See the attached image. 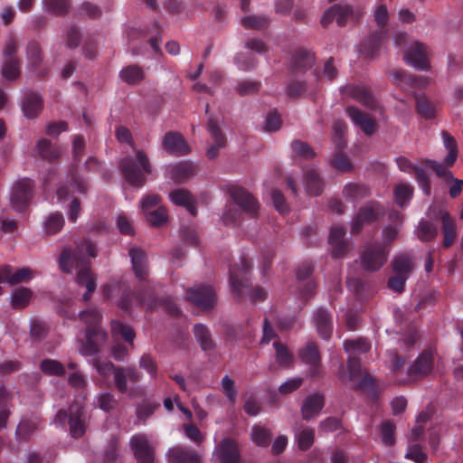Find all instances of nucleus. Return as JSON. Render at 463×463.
I'll list each match as a JSON object with an SVG mask.
<instances>
[{
    "label": "nucleus",
    "mask_w": 463,
    "mask_h": 463,
    "mask_svg": "<svg viewBox=\"0 0 463 463\" xmlns=\"http://www.w3.org/2000/svg\"><path fill=\"white\" fill-rule=\"evenodd\" d=\"M96 246L84 241L77 247L74 252L70 250H64L59 260L60 269L66 273H71L75 266L77 270V283L80 287H85L86 292L83 294V299L89 300L91 293L96 289V279L90 269V264L87 258L96 256Z\"/></svg>",
    "instance_id": "1"
},
{
    "label": "nucleus",
    "mask_w": 463,
    "mask_h": 463,
    "mask_svg": "<svg viewBox=\"0 0 463 463\" xmlns=\"http://www.w3.org/2000/svg\"><path fill=\"white\" fill-rule=\"evenodd\" d=\"M344 348L349 354V359L347 369L340 372V377L352 382L357 388H364L371 384V378L367 374L364 375L360 362L353 357V355L367 352L370 349V344L364 339L349 340L344 343Z\"/></svg>",
    "instance_id": "2"
},
{
    "label": "nucleus",
    "mask_w": 463,
    "mask_h": 463,
    "mask_svg": "<svg viewBox=\"0 0 463 463\" xmlns=\"http://www.w3.org/2000/svg\"><path fill=\"white\" fill-rule=\"evenodd\" d=\"M80 320L87 326L86 345H84L80 352L84 355H93L99 351V345L106 339V334L99 326L100 321V313L99 310L92 308L80 313Z\"/></svg>",
    "instance_id": "3"
},
{
    "label": "nucleus",
    "mask_w": 463,
    "mask_h": 463,
    "mask_svg": "<svg viewBox=\"0 0 463 463\" xmlns=\"http://www.w3.org/2000/svg\"><path fill=\"white\" fill-rule=\"evenodd\" d=\"M126 179L133 185H142L145 175L151 173V165L146 153L137 150L134 156H127L121 163Z\"/></svg>",
    "instance_id": "4"
},
{
    "label": "nucleus",
    "mask_w": 463,
    "mask_h": 463,
    "mask_svg": "<svg viewBox=\"0 0 463 463\" xmlns=\"http://www.w3.org/2000/svg\"><path fill=\"white\" fill-rule=\"evenodd\" d=\"M139 209L146 222L154 227H161L167 222L168 213L157 194H147L139 201Z\"/></svg>",
    "instance_id": "5"
},
{
    "label": "nucleus",
    "mask_w": 463,
    "mask_h": 463,
    "mask_svg": "<svg viewBox=\"0 0 463 463\" xmlns=\"http://www.w3.org/2000/svg\"><path fill=\"white\" fill-rule=\"evenodd\" d=\"M66 420L70 425V433L72 437L80 438L84 434V417L80 403L71 404L68 411L61 410L57 412L56 423L59 421L63 426Z\"/></svg>",
    "instance_id": "6"
},
{
    "label": "nucleus",
    "mask_w": 463,
    "mask_h": 463,
    "mask_svg": "<svg viewBox=\"0 0 463 463\" xmlns=\"http://www.w3.org/2000/svg\"><path fill=\"white\" fill-rule=\"evenodd\" d=\"M388 250L380 244L366 246L361 254V265L368 271L379 269L387 260Z\"/></svg>",
    "instance_id": "7"
},
{
    "label": "nucleus",
    "mask_w": 463,
    "mask_h": 463,
    "mask_svg": "<svg viewBox=\"0 0 463 463\" xmlns=\"http://www.w3.org/2000/svg\"><path fill=\"white\" fill-rule=\"evenodd\" d=\"M33 182L23 178L13 186L10 202L11 206L17 212H22L29 203L32 197Z\"/></svg>",
    "instance_id": "8"
},
{
    "label": "nucleus",
    "mask_w": 463,
    "mask_h": 463,
    "mask_svg": "<svg viewBox=\"0 0 463 463\" xmlns=\"http://www.w3.org/2000/svg\"><path fill=\"white\" fill-rule=\"evenodd\" d=\"M429 50L420 43H413L404 53V61L417 70H428L430 68Z\"/></svg>",
    "instance_id": "9"
},
{
    "label": "nucleus",
    "mask_w": 463,
    "mask_h": 463,
    "mask_svg": "<svg viewBox=\"0 0 463 463\" xmlns=\"http://www.w3.org/2000/svg\"><path fill=\"white\" fill-rule=\"evenodd\" d=\"M130 446L138 463L154 462V448L146 435L137 434L132 437Z\"/></svg>",
    "instance_id": "10"
},
{
    "label": "nucleus",
    "mask_w": 463,
    "mask_h": 463,
    "mask_svg": "<svg viewBox=\"0 0 463 463\" xmlns=\"http://www.w3.org/2000/svg\"><path fill=\"white\" fill-rule=\"evenodd\" d=\"M186 298L202 309L213 307L216 301L214 290L210 286L188 289Z\"/></svg>",
    "instance_id": "11"
},
{
    "label": "nucleus",
    "mask_w": 463,
    "mask_h": 463,
    "mask_svg": "<svg viewBox=\"0 0 463 463\" xmlns=\"http://www.w3.org/2000/svg\"><path fill=\"white\" fill-rule=\"evenodd\" d=\"M396 164L401 171L408 174H415L416 181L426 195L430 194V184L424 170L419 165H412L409 159L404 156L396 158Z\"/></svg>",
    "instance_id": "12"
},
{
    "label": "nucleus",
    "mask_w": 463,
    "mask_h": 463,
    "mask_svg": "<svg viewBox=\"0 0 463 463\" xmlns=\"http://www.w3.org/2000/svg\"><path fill=\"white\" fill-rule=\"evenodd\" d=\"M382 213V209L377 203H372L364 205L357 213L352 224L353 232H358L362 227L376 221Z\"/></svg>",
    "instance_id": "13"
},
{
    "label": "nucleus",
    "mask_w": 463,
    "mask_h": 463,
    "mask_svg": "<svg viewBox=\"0 0 463 463\" xmlns=\"http://www.w3.org/2000/svg\"><path fill=\"white\" fill-rule=\"evenodd\" d=\"M230 194L235 204L245 213L253 214L257 212L259 207L257 201L243 188L232 187L230 189Z\"/></svg>",
    "instance_id": "14"
},
{
    "label": "nucleus",
    "mask_w": 463,
    "mask_h": 463,
    "mask_svg": "<svg viewBox=\"0 0 463 463\" xmlns=\"http://www.w3.org/2000/svg\"><path fill=\"white\" fill-rule=\"evenodd\" d=\"M162 146L167 153L175 156H184L190 152L188 145L178 133H167L163 138Z\"/></svg>",
    "instance_id": "15"
},
{
    "label": "nucleus",
    "mask_w": 463,
    "mask_h": 463,
    "mask_svg": "<svg viewBox=\"0 0 463 463\" xmlns=\"http://www.w3.org/2000/svg\"><path fill=\"white\" fill-rule=\"evenodd\" d=\"M325 405L324 396L318 393L308 395L302 403L301 415L306 420L317 417Z\"/></svg>",
    "instance_id": "16"
},
{
    "label": "nucleus",
    "mask_w": 463,
    "mask_h": 463,
    "mask_svg": "<svg viewBox=\"0 0 463 463\" xmlns=\"http://www.w3.org/2000/svg\"><path fill=\"white\" fill-rule=\"evenodd\" d=\"M214 454L221 463H237L239 460L237 444L230 439H224L216 447Z\"/></svg>",
    "instance_id": "17"
},
{
    "label": "nucleus",
    "mask_w": 463,
    "mask_h": 463,
    "mask_svg": "<svg viewBox=\"0 0 463 463\" xmlns=\"http://www.w3.org/2000/svg\"><path fill=\"white\" fill-rule=\"evenodd\" d=\"M354 12L348 5H337L327 9L323 17L322 24H328L330 22L335 20L339 25L345 24L346 20L353 15Z\"/></svg>",
    "instance_id": "18"
},
{
    "label": "nucleus",
    "mask_w": 463,
    "mask_h": 463,
    "mask_svg": "<svg viewBox=\"0 0 463 463\" xmlns=\"http://www.w3.org/2000/svg\"><path fill=\"white\" fill-rule=\"evenodd\" d=\"M33 277V270L29 268H23L14 271L11 267L6 266L0 269V282L16 284L27 282L32 279Z\"/></svg>",
    "instance_id": "19"
},
{
    "label": "nucleus",
    "mask_w": 463,
    "mask_h": 463,
    "mask_svg": "<svg viewBox=\"0 0 463 463\" xmlns=\"http://www.w3.org/2000/svg\"><path fill=\"white\" fill-rule=\"evenodd\" d=\"M434 353L430 350L423 352L410 368V374L414 377L428 375L433 368Z\"/></svg>",
    "instance_id": "20"
},
{
    "label": "nucleus",
    "mask_w": 463,
    "mask_h": 463,
    "mask_svg": "<svg viewBox=\"0 0 463 463\" xmlns=\"http://www.w3.org/2000/svg\"><path fill=\"white\" fill-rule=\"evenodd\" d=\"M345 231L340 226H333L328 237V242L335 257L342 256L347 250V243L344 240Z\"/></svg>",
    "instance_id": "21"
},
{
    "label": "nucleus",
    "mask_w": 463,
    "mask_h": 463,
    "mask_svg": "<svg viewBox=\"0 0 463 463\" xmlns=\"http://www.w3.org/2000/svg\"><path fill=\"white\" fill-rule=\"evenodd\" d=\"M303 184L307 193L310 195H319L324 188L323 181L314 168H307L305 170Z\"/></svg>",
    "instance_id": "22"
},
{
    "label": "nucleus",
    "mask_w": 463,
    "mask_h": 463,
    "mask_svg": "<svg viewBox=\"0 0 463 463\" xmlns=\"http://www.w3.org/2000/svg\"><path fill=\"white\" fill-rule=\"evenodd\" d=\"M346 113L351 118L353 123L359 126L365 134L371 135L374 131V121L367 115L364 114L360 109L354 107H348L346 109Z\"/></svg>",
    "instance_id": "23"
},
{
    "label": "nucleus",
    "mask_w": 463,
    "mask_h": 463,
    "mask_svg": "<svg viewBox=\"0 0 463 463\" xmlns=\"http://www.w3.org/2000/svg\"><path fill=\"white\" fill-rule=\"evenodd\" d=\"M169 463H200V457L181 447H175L168 450Z\"/></svg>",
    "instance_id": "24"
},
{
    "label": "nucleus",
    "mask_w": 463,
    "mask_h": 463,
    "mask_svg": "<svg viewBox=\"0 0 463 463\" xmlns=\"http://www.w3.org/2000/svg\"><path fill=\"white\" fill-rule=\"evenodd\" d=\"M301 360L311 366L310 373L317 375L319 373L318 366L320 364V355L317 348L314 344H308L299 353Z\"/></svg>",
    "instance_id": "25"
},
{
    "label": "nucleus",
    "mask_w": 463,
    "mask_h": 463,
    "mask_svg": "<svg viewBox=\"0 0 463 463\" xmlns=\"http://www.w3.org/2000/svg\"><path fill=\"white\" fill-rule=\"evenodd\" d=\"M440 221L444 235L443 245L444 247H449L457 236V226L455 221L446 211L440 212Z\"/></svg>",
    "instance_id": "26"
},
{
    "label": "nucleus",
    "mask_w": 463,
    "mask_h": 463,
    "mask_svg": "<svg viewBox=\"0 0 463 463\" xmlns=\"http://www.w3.org/2000/svg\"><path fill=\"white\" fill-rule=\"evenodd\" d=\"M208 131L214 144L208 147L207 156L209 158H214L218 155V150L224 146L225 140L220 131L218 125L213 119H209Z\"/></svg>",
    "instance_id": "27"
},
{
    "label": "nucleus",
    "mask_w": 463,
    "mask_h": 463,
    "mask_svg": "<svg viewBox=\"0 0 463 463\" xmlns=\"http://www.w3.org/2000/svg\"><path fill=\"white\" fill-rule=\"evenodd\" d=\"M42 109V98L36 93L28 94L22 104L23 112L28 118H33L38 116Z\"/></svg>",
    "instance_id": "28"
},
{
    "label": "nucleus",
    "mask_w": 463,
    "mask_h": 463,
    "mask_svg": "<svg viewBox=\"0 0 463 463\" xmlns=\"http://www.w3.org/2000/svg\"><path fill=\"white\" fill-rule=\"evenodd\" d=\"M169 199L174 204L185 207L191 214L196 213L193 197L188 191L176 189L169 194Z\"/></svg>",
    "instance_id": "29"
},
{
    "label": "nucleus",
    "mask_w": 463,
    "mask_h": 463,
    "mask_svg": "<svg viewBox=\"0 0 463 463\" xmlns=\"http://www.w3.org/2000/svg\"><path fill=\"white\" fill-rule=\"evenodd\" d=\"M194 174V167L188 162H180L176 165H169L167 176L177 183H181Z\"/></svg>",
    "instance_id": "30"
},
{
    "label": "nucleus",
    "mask_w": 463,
    "mask_h": 463,
    "mask_svg": "<svg viewBox=\"0 0 463 463\" xmlns=\"http://www.w3.org/2000/svg\"><path fill=\"white\" fill-rule=\"evenodd\" d=\"M314 322L320 336L326 339L332 332V324L329 314L326 309H318L314 316Z\"/></svg>",
    "instance_id": "31"
},
{
    "label": "nucleus",
    "mask_w": 463,
    "mask_h": 463,
    "mask_svg": "<svg viewBox=\"0 0 463 463\" xmlns=\"http://www.w3.org/2000/svg\"><path fill=\"white\" fill-rule=\"evenodd\" d=\"M416 108L418 113L426 119L434 118L438 112L437 104L425 96L416 98Z\"/></svg>",
    "instance_id": "32"
},
{
    "label": "nucleus",
    "mask_w": 463,
    "mask_h": 463,
    "mask_svg": "<svg viewBox=\"0 0 463 463\" xmlns=\"http://www.w3.org/2000/svg\"><path fill=\"white\" fill-rule=\"evenodd\" d=\"M129 256L133 265V269L136 276L139 279H144L146 275V257L143 250L139 249H131Z\"/></svg>",
    "instance_id": "33"
},
{
    "label": "nucleus",
    "mask_w": 463,
    "mask_h": 463,
    "mask_svg": "<svg viewBox=\"0 0 463 463\" xmlns=\"http://www.w3.org/2000/svg\"><path fill=\"white\" fill-rule=\"evenodd\" d=\"M390 220H392L395 225L386 226L383 231V241L384 245L390 244L398 234V227L402 225V215L398 212H392L389 214Z\"/></svg>",
    "instance_id": "34"
},
{
    "label": "nucleus",
    "mask_w": 463,
    "mask_h": 463,
    "mask_svg": "<svg viewBox=\"0 0 463 463\" xmlns=\"http://www.w3.org/2000/svg\"><path fill=\"white\" fill-rule=\"evenodd\" d=\"M343 94L345 96L353 97L361 103L366 106H372L373 99L369 92L363 87L359 86H347L344 89Z\"/></svg>",
    "instance_id": "35"
},
{
    "label": "nucleus",
    "mask_w": 463,
    "mask_h": 463,
    "mask_svg": "<svg viewBox=\"0 0 463 463\" xmlns=\"http://www.w3.org/2000/svg\"><path fill=\"white\" fill-rule=\"evenodd\" d=\"M441 137L444 146L448 151V155L444 159V163L447 165L451 166L455 163L458 156L457 142L455 138L448 132H442Z\"/></svg>",
    "instance_id": "36"
},
{
    "label": "nucleus",
    "mask_w": 463,
    "mask_h": 463,
    "mask_svg": "<svg viewBox=\"0 0 463 463\" xmlns=\"http://www.w3.org/2000/svg\"><path fill=\"white\" fill-rule=\"evenodd\" d=\"M32 296V291L27 288H15L11 294V305L14 308H23L29 304Z\"/></svg>",
    "instance_id": "37"
},
{
    "label": "nucleus",
    "mask_w": 463,
    "mask_h": 463,
    "mask_svg": "<svg viewBox=\"0 0 463 463\" xmlns=\"http://www.w3.org/2000/svg\"><path fill=\"white\" fill-rule=\"evenodd\" d=\"M120 79L128 84H134L143 80L144 72L136 65L128 66L120 71Z\"/></svg>",
    "instance_id": "38"
},
{
    "label": "nucleus",
    "mask_w": 463,
    "mask_h": 463,
    "mask_svg": "<svg viewBox=\"0 0 463 463\" xmlns=\"http://www.w3.org/2000/svg\"><path fill=\"white\" fill-rule=\"evenodd\" d=\"M416 233L420 241H428L436 237L438 230L432 222L421 220L416 229Z\"/></svg>",
    "instance_id": "39"
},
{
    "label": "nucleus",
    "mask_w": 463,
    "mask_h": 463,
    "mask_svg": "<svg viewBox=\"0 0 463 463\" xmlns=\"http://www.w3.org/2000/svg\"><path fill=\"white\" fill-rule=\"evenodd\" d=\"M413 269V263L407 255H401L394 259L392 262L393 272L397 275L407 276Z\"/></svg>",
    "instance_id": "40"
},
{
    "label": "nucleus",
    "mask_w": 463,
    "mask_h": 463,
    "mask_svg": "<svg viewBox=\"0 0 463 463\" xmlns=\"http://www.w3.org/2000/svg\"><path fill=\"white\" fill-rule=\"evenodd\" d=\"M368 188L362 184H348L345 186L343 194L344 196L351 201H355L364 198L368 194Z\"/></svg>",
    "instance_id": "41"
},
{
    "label": "nucleus",
    "mask_w": 463,
    "mask_h": 463,
    "mask_svg": "<svg viewBox=\"0 0 463 463\" xmlns=\"http://www.w3.org/2000/svg\"><path fill=\"white\" fill-rule=\"evenodd\" d=\"M194 336L203 350H210L213 347V341L208 328L202 325H195L194 327Z\"/></svg>",
    "instance_id": "42"
},
{
    "label": "nucleus",
    "mask_w": 463,
    "mask_h": 463,
    "mask_svg": "<svg viewBox=\"0 0 463 463\" xmlns=\"http://www.w3.org/2000/svg\"><path fill=\"white\" fill-rule=\"evenodd\" d=\"M234 61L239 70L248 71L257 64V59L253 54L241 52L236 54Z\"/></svg>",
    "instance_id": "43"
},
{
    "label": "nucleus",
    "mask_w": 463,
    "mask_h": 463,
    "mask_svg": "<svg viewBox=\"0 0 463 463\" xmlns=\"http://www.w3.org/2000/svg\"><path fill=\"white\" fill-rule=\"evenodd\" d=\"M39 426L37 419L23 420L16 429V435L20 439H26Z\"/></svg>",
    "instance_id": "44"
},
{
    "label": "nucleus",
    "mask_w": 463,
    "mask_h": 463,
    "mask_svg": "<svg viewBox=\"0 0 463 463\" xmlns=\"http://www.w3.org/2000/svg\"><path fill=\"white\" fill-rule=\"evenodd\" d=\"M412 197V187L409 184H400L394 189V199L396 203L401 206H406Z\"/></svg>",
    "instance_id": "45"
},
{
    "label": "nucleus",
    "mask_w": 463,
    "mask_h": 463,
    "mask_svg": "<svg viewBox=\"0 0 463 463\" xmlns=\"http://www.w3.org/2000/svg\"><path fill=\"white\" fill-rule=\"evenodd\" d=\"M43 373L48 375L60 376L65 373L64 366L57 360L45 359L40 364Z\"/></svg>",
    "instance_id": "46"
},
{
    "label": "nucleus",
    "mask_w": 463,
    "mask_h": 463,
    "mask_svg": "<svg viewBox=\"0 0 463 463\" xmlns=\"http://www.w3.org/2000/svg\"><path fill=\"white\" fill-rule=\"evenodd\" d=\"M64 224V219L61 213H52L44 222V231L48 234L58 232Z\"/></svg>",
    "instance_id": "47"
},
{
    "label": "nucleus",
    "mask_w": 463,
    "mask_h": 463,
    "mask_svg": "<svg viewBox=\"0 0 463 463\" xmlns=\"http://www.w3.org/2000/svg\"><path fill=\"white\" fill-rule=\"evenodd\" d=\"M111 332L114 336L121 335L127 342L132 343L135 338L133 329L119 321H113L111 323Z\"/></svg>",
    "instance_id": "48"
},
{
    "label": "nucleus",
    "mask_w": 463,
    "mask_h": 463,
    "mask_svg": "<svg viewBox=\"0 0 463 463\" xmlns=\"http://www.w3.org/2000/svg\"><path fill=\"white\" fill-rule=\"evenodd\" d=\"M251 440L258 446L265 447L269 444L270 433L267 429L254 426L251 429Z\"/></svg>",
    "instance_id": "49"
},
{
    "label": "nucleus",
    "mask_w": 463,
    "mask_h": 463,
    "mask_svg": "<svg viewBox=\"0 0 463 463\" xmlns=\"http://www.w3.org/2000/svg\"><path fill=\"white\" fill-rule=\"evenodd\" d=\"M241 24L246 28L263 29L269 25V20L266 16L248 15L241 18Z\"/></svg>",
    "instance_id": "50"
},
{
    "label": "nucleus",
    "mask_w": 463,
    "mask_h": 463,
    "mask_svg": "<svg viewBox=\"0 0 463 463\" xmlns=\"http://www.w3.org/2000/svg\"><path fill=\"white\" fill-rule=\"evenodd\" d=\"M273 345L276 349V362L279 364V365L286 367L291 364L293 356L288 351V349L278 342H274Z\"/></svg>",
    "instance_id": "51"
},
{
    "label": "nucleus",
    "mask_w": 463,
    "mask_h": 463,
    "mask_svg": "<svg viewBox=\"0 0 463 463\" xmlns=\"http://www.w3.org/2000/svg\"><path fill=\"white\" fill-rule=\"evenodd\" d=\"M242 263V270H233L231 273L230 277V283L232 288V289L237 292L239 295L242 293L241 288L243 286V283L241 281V277L246 273V269L249 268V264L245 260H241Z\"/></svg>",
    "instance_id": "52"
},
{
    "label": "nucleus",
    "mask_w": 463,
    "mask_h": 463,
    "mask_svg": "<svg viewBox=\"0 0 463 463\" xmlns=\"http://www.w3.org/2000/svg\"><path fill=\"white\" fill-rule=\"evenodd\" d=\"M7 398L8 394L5 389L0 385V429L5 428L6 420L10 415Z\"/></svg>",
    "instance_id": "53"
},
{
    "label": "nucleus",
    "mask_w": 463,
    "mask_h": 463,
    "mask_svg": "<svg viewBox=\"0 0 463 463\" xmlns=\"http://www.w3.org/2000/svg\"><path fill=\"white\" fill-rule=\"evenodd\" d=\"M20 71L16 59L5 61L2 67V75L6 80H12L19 76Z\"/></svg>",
    "instance_id": "54"
},
{
    "label": "nucleus",
    "mask_w": 463,
    "mask_h": 463,
    "mask_svg": "<svg viewBox=\"0 0 463 463\" xmlns=\"http://www.w3.org/2000/svg\"><path fill=\"white\" fill-rule=\"evenodd\" d=\"M315 432L311 429H304L296 434L298 445L300 449L307 450L314 442Z\"/></svg>",
    "instance_id": "55"
},
{
    "label": "nucleus",
    "mask_w": 463,
    "mask_h": 463,
    "mask_svg": "<svg viewBox=\"0 0 463 463\" xmlns=\"http://www.w3.org/2000/svg\"><path fill=\"white\" fill-rule=\"evenodd\" d=\"M363 52L366 58H373L376 56L381 49L380 36H373L366 40L363 44Z\"/></svg>",
    "instance_id": "56"
},
{
    "label": "nucleus",
    "mask_w": 463,
    "mask_h": 463,
    "mask_svg": "<svg viewBox=\"0 0 463 463\" xmlns=\"http://www.w3.org/2000/svg\"><path fill=\"white\" fill-rule=\"evenodd\" d=\"M43 4L46 12L56 14H63L68 9L67 0H43Z\"/></svg>",
    "instance_id": "57"
},
{
    "label": "nucleus",
    "mask_w": 463,
    "mask_h": 463,
    "mask_svg": "<svg viewBox=\"0 0 463 463\" xmlns=\"http://www.w3.org/2000/svg\"><path fill=\"white\" fill-rule=\"evenodd\" d=\"M37 151L42 156L49 159L55 158L60 154L59 149L52 146V144L46 139H43L38 142Z\"/></svg>",
    "instance_id": "58"
},
{
    "label": "nucleus",
    "mask_w": 463,
    "mask_h": 463,
    "mask_svg": "<svg viewBox=\"0 0 463 463\" xmlns=\"http://www.w3.org/2000/svg\"><path fill=\"white\" fill-rule=\"evenodd\" d=\"M303 383V378L294 377L288 379L282 383L279 387V392L281 394H288L298 390Z\"/></svg>",
    "instance_id": "59"
},
{
    "label": "nucleus",
    "mask_w": 463,
    "mask_h": 463,
    "mask_svg": "<svg viewBox=\"0 0 463 463\" xmlns=\"http://www.w3.org/2000/svg\"><path fill=\"white\" fill-rule=\"evenodd\" d=\"M314 61V57L311 53L304 51H300L297 52L293 56V62L296 67L299 68H307L312 66Z\"/></svg>",
    "instance_id": "60"
},
{
    "label": "nucleus",
    "mask_w": 463,
    "mask_h": 463,
    "mask_svg": "<svg viewBox=\"0 0 463 463\" xmlns=\"http://www.w3.org/2000/svg\"><path fill=\"white\" fill-rule=\"evenodd\" d=\"M222 389L226 397L233 402L237 396L235 383L228 375H225L222 380Z\"/></svg>",
    "instance_id": "61"
},
{
    "label": "nucleus",
    "mask_w": 463,
    "mask_h": 463,
    "mask_svg": "<svg viewBox=\"0 0 463 463\" xmlns=\"http://www.w3.org/2000/svg\"><path fill=\"white\" fill-rule=\"evenodd\" d=\"M98 406L105 411H109L116 406V401L109 392H104L97 396Z\"/></svg>",
    "instance_id": "62"
},
{
    "label": "nucleus",
    "mask_w": 463,
    "mask_h": 463,
    "mask_svg": "<svg viewBox=\"0 0 463 463\" xmlns=\"http://www.w3.org/2000/svg\"><path fill=\"white\" fill-rule=\"evenodd\" d=\"M94 367L102 377H108L115 372L113 364L108 360L97 359Z\"/></svg>",
    "instance_id": "63"
},
{
    "label": "nucleus",
    "mask_w": 463,
    "mask_h": 463,
    "mask_svg": "<svg viewBox=\"0 0 463 463\" xmlns=\"http://www.w3.org/2000/svg\"><path fill=\"white\" fill-rule=\"evenodd\" d=\"M394 426L385 421L381 426V437L383 443L386 445H392L394 442Z\"/></svg>",
    "instance_id": "64"
}]
</instances>
